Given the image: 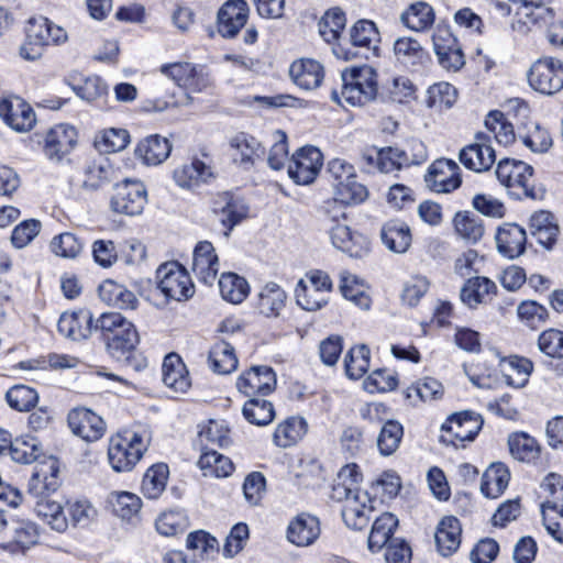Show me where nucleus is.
I'll return each instance as SVG.
<instances>
[{
    "mask_svg": "<svg viewBox=\"0 0 563 563\" xmlns=\"http://www.w3.org/2000/svg\"><path fill=\"white\" fill-rule=\"evenodd\" d=\"M344 206L334 199L320 209V222L328 232L332 245L354 258H362L371 251V242L363 233L352 230L346 223Z\"/></svg>",
    "mask_w": 563,
    "mask_h": 563,
    "instance_id": "2",
    "label": "nucleus"
},
{
    "mask_svg": "<svg viewBox=\"0 0 563 563\" xmlns=\"http://www.w3.org/2000/svg\"><path fill=\"white\" fill-rule=\"evenodd\" d=\"M213 212L218 216L223 228H225L224 234L229 236L234 227L247 217L249 208L229 192H223L214 199Z\"/></svg>",
    "mask_w": 563,
    "mask_h": 563,
    "instance_id": "23",
    "label": "nucleus"
},
{
    "mask_svg": "<svg viewBox=\"0 0 563 563\" xmlns=\"http://www.w3.org/2000/svg\"><path fill=\"white\" fill-rule=\"evenodd\" d=\"M384 245L395 252L404 253L411 244V233L407 223L400 220H389L380 230Z\"/></svg>",
    "mask_w": 563,
    "mask_h": 563,
    "instance_id": "39",
    "label": "nucleus"
},
{
    "mask_svg": "<svg viewBox=\"0 0 563 563\" xmlns=\"http://www.w3.org/2000/svg\"><path fill=\"white\" fill-rule=\"evenodd\" d=\"M162 372L163 383L175 393H186L190 388L189 373L178 354L169 353L165 356Z\"/></svg>",
    "mask_w": 563,
    "mask_h": 563,
    "instance_id": "28",
    "label": "nucleus"
},
{
    "mask_svg": "<svg viewBox=\"0 0 563 563\" xmlns=\"http://www.w3.org/2000/svg\"><path fill=\"white\" fill-rule=\"evenodd\" d=\"M108 355L123 367L141 372L147 366L146 358L137 351L140 335L135 325L119 312H104L95 324Z\"/></svg>",
    "mask_w": 563,
    "mask_h": 563,
    "instance_id": "1",
    "label": "nucleus"
},
{
    "mask_svg": "<svg viewBox=\"0 0 563 563\" xmlns=\"http://www.w3.org/2000/svg\"><path fill=\"white\" fill-rule=\"evenodd\" d=\"M172 145L166 137L152 134L141 140L135 148V156L146 165L162 164L169 156Z\"/></svg>",
    "mask_w": 563,
    "mask_h": 563,
    "instance_id": "33",
    "label": "nucleus"
},
{
    "mask_svg": "<svg viewBox=\"0 0 563 563\" xmlns=\"http://www.w3.org/2000/svg\"><path fill=\"white\" fill-rule=\"evenodd\" d=\"M342 89L339 93L335 89L331 90L333 101L341 103L343 98L351 106H364L378 99V80L376 70L363 65L352 67L342 71Z\"/></svg>",
    "mask_w": 563,
    "mask_h": 563,
    "instance_id": "3",
    "label": "nucleus"
},
{
    "mask_svg": "<svg viewBox=\"0 0 563 563\" xmlns=\"http://www.w3.org/2000/svg\"><path fill=\"white\" fill-rule=\"evenodd\" d=\"M307 427L303 418L289 417L275 429L273 434L274 443L280 448L291 446L306 434Z\"/></svg>",
    "mask_w": 563,
    "mask_h": 563,
    "instance_id": "43",
    "label": "nucleus"
},
{
    "mask_svg": "<svg viewBox=\"0 0 563 563\" xmlns=\"http://www.w3.org/2000/svg\"><path fill=\"white\" fill-rule=\"evenodd\" d=\"M96 321L92 312L87 309H79L70 313H63L57 323L58 332L74 341L88 339L95 331Z\"/></svg>",
    "mask_w": 563,
    "mask_h": 563,
    "instance_id": "21",
    "label": "nucleus"
},
{
    "mask_svg": "<svg viewBox=\"0 0 563 563\" xmlns=\"http://www.w3.org/2000/svg\"><path fill=\"white\" fill-rule=\"evenodd\" d=\"M415 95V86L407 77H395L378 86V99L383 102L402 103Z\"/></svg>",
    "mask_w": 563,
    "mask_h": 563,
    "instance_id": "44",
    "label": "nucleus"
},
{
    "mask_svg": "<svg viewBox=\"0 0 563 563\" xmlns=\"http://www.w3.org/2000/svg\"><path fill=\"white\" fill-rule=\"evenodd\" d=\"M34 511L46 521L53 530L57 532L66 531L68 521L60 504L46 497L35 501Z\"/></svg>",
    "mask_w": 563,
    "mask_h": 563,
    "instance_id": "54",
    "label": "nucleus"
},
{
    "mask_svg": "<svg viewBox=\"0 0 563 563\" xmlns=\"http://www.w3.org/2000/svg\"><path fill=\"white\" fill-rule=\"evenodd\" d=\"M462 526L454 516L443 517L435 531V543L443 556H449L457 551L461 544Z\"/></svg>",
    "mask_w": 563,
    "mask_h": 563,
    "instance_id": "30",
    "label": "nucleus"
},
{
    "mask_svg": "<svg viewBox=\"0 0 563 563\" xmlns=\"http://www.w3.org/2000/svg\"><path fill=\"white\" fill-rule=\"evenodd\" d=\"M424 180L432 191L452 192L462 184L460 167L452 159H437L429 166Z\"/></svg>",
    "mask_w": 563,
    "mask_h": 563,
    "instance_id": "16",
    "label": "nucleus"
},
{
    "mask_svg": "<svg viewBox=\"0 0 563 563\" xmlns=\"http://www.w3.org/2000/svg\"><path fill=\"white\" fill-rule=\"evenodd\" d=\"M319 534V519L305 512L295 517L287 528L288 540L298 547L312 544L318 539Z\"/></svg>",
    "mask_w": 563,
    "mask_h": 563,
    "instance_id": "26",
    "label": "nucleus"
},
{
    "mask_svg": "<svg viewBox=\"0 0 563 563\" xmlns=\"http://www.w3.org/2000/svg\"><path fill=\"white\" fill-rule=\"evenodd\" d=\"M173 178L179 187L192 188L208 183L213 178V172L210 165L199 158H194L190 163L175 168Z\"/></svg>",
    "mask_w": 563,
    "mask_h": 563,
    "instance_id": "32",
    "label": "nucleus"
},
{
    "mask_svg": "<svg viewBox=\"0 0 563 563\" xmlns=\"http://www.w3.org/2000/svg\"><path fill=\"white\" fill-rule=\"evenodd\" d=\"M71 432L87 442L101 439L106 431L102 418L87 408H74L67 416Z\"/></svg>",
    "mask_w": 563,
    "mask_h": 563,
    "instance_id": "18",
    "label": "nucleus"
},
{
    "mask_svg": "<svg viewBox=\"0 0 563 563\" xmlns=\"http://www.w3.org/2000/svg\"><path fill=\"white\" fill-rule=\"evenodd\" d=\"M334 196L342 205H358L366 200L368 190L363 184L357 181V176L354 174V176L343 183H334Z\"/></svg>",
    "mask_w": 563,
    "mask_h": 563,
    "instance_id": "58",
    "label": "nucleus"
},
{
    "mask_svg": "<svg viewBox=\"0 0 563 563\" xmlns=\"http://www.w3.org/2000/svg\"><path fill=\"white\" fill-rule=\"evenodd\" d=\"M510 472L506 464L496 462L484 472L481 482V492L487 498L499 497L508 487Z\"/></svg>",
    "mask_w": 563,
    "mask_h": 563,
    "instance_id": "37",
    "label": "nucleus"
},
{
    "mask_svg": "<svg viewBox=\"0 0 563 563\" xmlns=\"http://www.w3.org/2000/svg\"><path fill=\"white\" fill-rule=\"evenodd\" d=\"M322 153L314 146H303L296 151L288 166V175L297 185L312 183L322 166Z\"/></svg>",
    "mask_w": 563,
    "mask_h": 563,
    "instance_id": "14",
    "label": "nucleus"
},
{
    "mask_svg": "<svg viewBox=\"0 0 563 563\" xmlns=\"http://www.w3.org/2000/svg\"><path fill=\"white\" fill-rule=\"evenodd\" d=\"M78 143V132L75 126L60 123L51 128L44 137L43 152L51 161L60 162L74 151Z\"/></svg>",
    "mask_w": 563,
    "mask_h": 563,
    "instance_id": "15",
    "label": "nucleus"
},
{
    "mask_svg": "<svg viewBox=\"0 0 563 563\" xmlns=\"http://www.w3.org/2000/svg\"><path fill=\"white\" fill-rule=\"evenodd\" d=\"M345 25V13L340 8H332L319 21V34L327 43L331 44L340 38Z\"/></svg>",
    "mask_w": 563,
    "mask_h": 563,
    "instance_id": "55",
    "label": "nucleus"
},
{
    "mask_svg": "<svg viewBox=\"0 0 563 563\" xmlns=\"http://www.w3.org/2000/svg\"><path fill=\"white\" fill-rule=\"evenodd\" d=\"M404 438V427L397 420H387L380 428L377 448L383 456H389L397 451Z\"/></svg>",
    "mask_w": 563,
    "mask_h": 563,
    "instance_id": "57",
    "label": "nucleus"
},
{
    "mask_svg": "<svg viewBox=\"0 0 563 563\" xmlns=\"http://www.w3.org/2000/svg\"><path fill=\"white\" fill-rule=\"evenodd\" d=\"M371 351L367 345H356L349 350L344 358V368L349 378L360 379L368 371Z\"/></svg>",
    "mask_w": 563,
    "mask_h": 563,
    "instance_id": "60",
    "label": "nucleus"
},
{
    "mask_svg": "<svg viewBox=\"0 0 563 563\" xmlns=\"http://www.w3.org/2000/svg\"><path fill=\"white\" fill-rule=\"evenodd\" d=\"M221 297L231 303H241L250 292L247 280L235 273H223L219 279Z\"/></svg>",
    "mask_w": 563,
    "mask_h": 563,
    "instance_id": "46",
    "label": "nucleus"
},
{
    "mask_svg": "<svg viewBox=\"0 0 563 563\" xmlns=\"http://www.w3.org/2000/svg\"><path fill=\"white\" fill-rule=\"evenodd\" d=\"M443 385L435 378L426 377L416 382L405 390L406 399L412 405L417 401H431L440 399L443 396Z\"/></svg>",
    "mask_w": 563,
    "mask_h": 563,
    "instance_id": "50",
    "label": "nucleus"
},
{
    "mask_svg": "<svg viewBox=\"0 0 563 563\" xmlns=\"http://www.w3.org/2000/svg\"><path fill=\"white\" fill-rule=\"evenodd\" d=\"M230 148L232 151V161L245 170L251 169L256 159L261 158L265 151L261 143L252 135L245 132H239L230 139Z\"/></svg>",
    "mask_w": 563,
    "mask_h": 563,
    "instance_id": "22",
    "label": "nucleus"
},
{
    "mask_svg": "<svg viewBox=\"0 0 563 563\" xmlns=\"http://www.w3.org/2000/svg\"><path fill=\"white\" fill-rule=\"evenodd\" d=\"M157 286L167 299L188 300L195 294L189 273L176 261L166 262L156 271Z\"/></svg>",
    "mask_w": 563,
    "mask_h": 563,
    "instance_id": "8",
    "label": "nucleus"
},
{
    "mask_svg": "<svg viewBox=\"0 0 563 563\" xmlns=\"http://www.w3.org/2000/svg\"><path fill=\"white\" fill-rule=\"evenodd\" d=\"M275 371L267 365L252 366L236 379V388L249 398L265 397L276 389Z\"/></svg>",
    "mask_w": 563,
    "mask_h": 563,
    "instance_id": "12",
    "label": "nucleus"
},
{
    "mask_svg": "<svg viewBox=\"0 0 563 563\" xmlns=\"http://www.w3.org/2000/svg\"><path fill=\"white\" fill-rule=\"evenodd\" d=\"M188 526V516L183 509L164 511L155 521L157 532L166 537L183 533Z\"/></svg>",
    "mask_w": 563,
    "mask_h": 563,
    "instance_id": "62",
    "label": "nucleus"
},
{
    "mask_svg": "<svg viewBox=\"0 0 563 563\" xmlns=\"http://www.w3.org/2000/svg\"><path fill=\"white\" fill-rule=\"evenodd\" d=\"M5 400L10 408L19 412H27L35 408L38 402V393L27 385L18 384L10 387L5 393Z\"/></svg>",
    "mask_w": 563,
    "mask_h": 563,
    "instance_id": "53",
    "label": "nucleus"
},
{
    "mask_svg": "<svg viewBox=\"0 0 563 563\" xmlns=\"http://www.w3.org/2000/svg\"><path fill=\"white\" fill-rule=\"evenodd\" d=\"M396 59L406 67L424 66L430 62L429 53L412 37H399L394 43Z\"/></svg>",
    "mask_w": 563,
    "mask_h": 563,
    "instance_id": "36",
    "label": "nucleus"
},
{
    "mask_svg": "<svg viewBox=\"0 0 563 563\" xmlns=\"http://www.w3.org/2000/svg\"><path fill=\"white\" fill-rule=\"evenodd\" d=\"M445 34V46L437 43V56L441 66L446 69L459 70L464 65V54L459 47L455 37L450 32Z\"/></svg>",
    "mask_w": 563,
    "mask_h": 563,
    "instance_id": "64",
    "label": "nucleus"
},
{
    "mask_svg": "<svg viewBox=\"0 0 563 563\" xmlns=\"http://www.w3.org/2000/svg\"><path fill=\"white\" fill-rule=\"evenodd\" d=\"M198 465L205 475L210 474L220 478L230 476L234 471V464L228 456L214 450H208L207 446L202 448Z\"/></svg>",
    "mask_w": 563,
    "mask_h": 563,
    "instance_id": "49",
    "label": "nucleus"
},
{
    "mask_svg": "<svg viewBox=\"0 0 563 563\" xmlns=\"http://www.w3.org/2000/svg\"><path fill=\"white\" fill-rule=\"evenodd\" d=\"M527 78L534 91L543 96H554L563 89V60L542 56L531 64Z\"/></svg>",
    "mask_w": 563,
    "mask_h": 563,
    "instance_id": "6",
    "label": "nucleus"
},
{
    "mask_svg": "<svg viewBox=\"0 0 563 563\" xmlns=\"http://www.w3.org/2000/svg\"><path fill=\"white\" fill-rule=\"evenodd\" d=\"M527 234L523 228L518 224H506L496 233L498 252L507 258H516L526 250Z\"/></svg>",
    "mask_w": 563,
    "mask_h": 563,
    "instance_id": "27",
    "label": "nucleus"
},
{
    "mask_svg": "<svg viewBox=\"0 0 563 563\" xmlns=\"http://www.w3.org/2000/svg\"><path fill=\"white\" fill-rule=\"evenodd\" d=\"M242 413L250 423L256 426H267L275 417L273 404L260 397L250 398L244 404Z\"/></svg>",
    "mask_w": 563,
    "mask_h": 563,
    "instance_id": "59",
    "label": "nucleus"
},
{
    "mask_svg": "<svg viewBox=\"0 0 563 563\" xmlns=\"http://www.w3.org/2000/svg\"><path fill=\"white\" fill-rule=\"evenodd\" d=\"M0 117L19 132L31 130L36 122L32 107L19 97L0 100Z\"/></svg>",
    "mask_w": 563,
    "mask_h": 563,
    "instance_id": "20",
    "label": "nucleus"
},
{
    "mask_svg": "<svg viewBox=\"0 0 563 563\" xmlns=\"http://www.w3.org/2000/svg\"><path fill=\"white\" fill-rule=\"evenodd\" d=\"M529 224L531 235L537 242L551 250L560 232L554 214L547 210L537 211L531 216Z\"/></svg>",
    "mask_w": 563,
    "mask_h": 563,
    "instance_id": "29",
    "label": "nucleus"
},
{
    "mask_svg": "<svg viewBox=\"0 0 563 563\" xmlns=\"http://www.w3.org/2000/svg\"><path fill=\"white\" fill-rule=\"evenodd\" d=\"M453 224L457 234L470 243H477L484 235L482 219L471 211L457 212Z\"/></svg>",
    "mask_w": 563,
    "mask_h": 563,
    "instance_id": "51",
    "label": "nucleus"
},
{
    "mask_svg": "<svg viewBox=\"0 0 563 563\" xmlns=\"http://www.w3.org/2000/svg\"><path fill=\"white\" fill-rule=\"evenodd\" d=\"M230 432V428L225 420L211 419L200 429L198 437L202 444L203 442H207L224 449L232 443Z\"/></svg>",
    "mask_w": 563,
    "mask_h": 563,
    "instance_id": "63",
    "label": "nucleus"
},
{
    "mask_svg": "<svg viewBox=\"0 0 563 563\" xmlns=\"http://www.w3.org/2000/svg\"><path fill=\"white\" fill-rule=\"evenodd\" d=\"M209 365L212 372L228 375L236 369L238 357L234 346L227 341H217L209 351Z\"/></svg>",
    "mask_w": 563,
    "mask_h": 563,
    "instance_id": "40",
    "label": "nucleus"
},
{
    "mask_svg": "<svg viewBox=\"0 0 563 563\" xmlns=\"http://www.w3.org/2000/svg\"><path fill=\"white\" fill-rule=\"evenodd\" d=\"M498 291L497 285L485 276L468 278L460 291L461 301L470 309H477L479 305L488 302Z\"/></svg>",
    "mask_w": 563,
    "mask_h": 563,
    "instance_id": "25",
    "label": "nucleus"
},
{
    "mask_svg": "<svg viewBox=\"0 0 563 563\" xmlns=\"http://www.w3.org/2000/svg\"><path fill=\"white\" fill-rule=\"evenodd\" d=\"M161 71L172 78L179 87L192 92H200L211 86V77L202 65L191 63L165 64Z\"/></svg>",
    "mask_w": 563,
    "mask_h": 563,
    "instance_id": "11",
    "label": "nucleus"
},
{
    "mask_svg": "<svg viewBox=\"0 0 563 563\" xmlns=\"http://www.w3.org/2000/svg\"><path fill=\"white\" fill-rule=\"evenodd\" d=\"M500 362L506 363L509 366V369L518 375V378L515 379L510 374L504 373V378L508 386L522 388L528 384L529 377L533 372L532 361L519 355H509L507 357H501Z\"/></svg>",
    "mask_w": 563,
    "mask_h": 563,
    "instance_id": "61",
    "label": "nucleus"
},
{
    "mask_svg": "<svg viewBox=\"0 0 563 563\" xmlns=\"http://www.w3.org/2000/svg\"><path fill=\"white\" fill-rule=\"evenodd\" d=\"M397 527L398 519L391 512H384L376 518L367 540L368 550L372 553L379 552L390 540Z\"/></svg>",
    "mask_w": 563,
    "mask_h": 563,
    "instance_id": "41",
    "label": "nucleus"
},
{
    "mask_svg": "<svg viewBox=\"0 0 563 563\" xmlns=\"http://www.w3.org/2000/svg\"><path fill=\"white\" fill-rule=\"evenodd\" d=\"M100 299L118 309H135L139 300L133 291L113 279L103 280L98 287Z\"/></svg>",
    "mask_w": 563,
    "mask_h": 563,
    "instance_id": "34",
    "label": "nucleus"
},
{
    "mask_svg": "<svg viewBox=\"0 0 563 563\" xmlns=\"http://www.w3.org/2000/svg\"><path fill=\"white\" fill-rule=\"evenodd\" d=\"M496 176L516 199L541 200L544 197V189L531 184L533 167L522 161L503 158L497 165Z\"/></svg>",
    "mask_w": 563,
    "mask_h": 563,
    "instance_id": "4",
    "label": "nucleus"
},
{
    "mask_svg": "<svg viewBox=\"0 0 563 563\" xmlns=\"http://www.w3.org/2000/svg\"><path fill=\"white\" fill-rule=\"evenodd\" d=\"M169 475L168 465L156 463L147 468L142 481V493L148 499L158 498L165 490Z\"/></svg>",
    "mask_w": 563,
    "mask_h": 563,
    "instance_id": "48",
    "label": "nucleus"
},
{
    "mask_svg": "<svg viewBox=\"0 0 563 563\" xmlns=\"http://www.w3.org/2000/svg\"><path fill=\"white\" fill-rule=\"evenodd\" d=\"M289 74L294 82L306 90L319 87L323 80L322 65L310 58H302L290 65Z\"/></svg>",
    "mask_w": 563,
    "mask_h": 563,
    "instance_id": "31",
    "label": "nucleus"
},
{
    "mask_svg": "<svg viewBox=\"0 0 563 563\" xmlns=\"http://www.w3.org/2000/svg\"><path fill=\"white\" fill-rule=\"evenodd\" d=\"M484 424L479 413L471 410L452 413L442 424L441 442L455 448L464 446L465 441H474Z\"/></svg>",
    "mask_w": 563,
    "mask_h": 563,
    "instance_id": "9",
    "label": "nucleus"
},
{
    "mask_svg": "<svg viewBox=\"0 0 563 563\" xmlns=\"http://www.w3.org/2000/svg\"><path fill=\"white\" fill-rule=\"evenodd\" d=\"M8 454L14 462L21 464L38 463L41 462V457H43V460L47 457L43 453L40 440L31 435H22L12 439Z\"/></svg>",
    "mask_w": 563,
    "mask_h": 563,
    "instance_id": "38",
    "label": "nucleus"
},
{
    "mask_svg": "<svg viewBox=\"0 0 563 563\" xmlns=\"http://www.w3.org/2000/svg\"><path fill=\"white\" fill-rule=\"evenodd\" d=\"M285 291L275 283L267 284L258 295L257 308L265 317H276L284 308Z\"/></svg>",
    "mask_w": 563,
    "mask_h": 563,
    "instance_id": "56",
    "label": "nucleus"
},
{
    "mask_svg": "<svg viewBox=\"0 0 563 563\" xmlns=\"http://www.w3.org/2000/svg\"><path fill=\"white\" fill-rule=\"evenodd\" d=\"M12 538L10 547H14L22 551L30 549L37 543L38 529L37 526L29 520H12L8 530Z\"/></svg>",
    "mask_w": 563,
    "mask_h": 563,
    "instance_id": "52",
    "label": "nucleus"
},
{
    "mask_svg": "<svg viewBox=\"0 0 563 563\" xmlns=\"http://www.w3.org/2000/svg\"><path fill=\"white\" fill-rule=\"evenodd\" d=\"M145 450L139 433L117 434L110 439L108 460L113 471L130 472L141 460Z\"/></svg>",
    "mask_w": 563,
    "mask_h": 563,
    "instance_id": "7",
    "label": "nucleus"
},
{
    "mask_svg": "<svg viewBox=\"0 0 563 563\" xmlns=\"http://www.w3.org/2000/svg\"><path fill=\"white\" fill-rule=\"evenodd\" d=\"M379 41V32L376 24L371 20L362 19L355 22L350 30L352 48H345L339 44L333 47V53L336 57L344 60L356 58L360 55L355 51L356 48L365 49L366 53L363 54L365 58H368V53L377 56Z\"/></svg>",
    "mask_w": 563,
    "mask_h": 563,
    "instance_id": "10",
    "label": "nucleus"
},
{
    "mask_svg": "<svg viewBox=\"0 0 563 563\" xmlns=\"http://www.w3.org/2000/svg\"><path fill=\"white\" fill-rule=\"evenodd\" d=\"M250 8L245 0H227L218 11L217 29L224 38H233L249 19Z\"/></svg>",
    "mask_w": 563,
    "mask_h": 563,
    "instance_id": "17",
    "label": "nucleus"
},
{
    "mask_svg": "<svg viewBox=\"0 0 563 563\" xmlns=\"http://www.w3.org/2000/svg\"><path fill=\"white\" fill-rule=\"evenodd\" d=\"M511 455L522 462H533L540 457L541 446L538 441L525 432L514 433L508 439Z\"/></svg>",
    "mask_w": 563,
    "mask_h": 563,
    "instance_id": "47",
    "label": "nucleus"
},
{
    "mask_svg": "<svg viewBox=\"0 0 563 563\" xmlns=\"http://www.w3.org/2000/svg\"><path fill=\"white\" fill-rule=\"evenodd\" d=\"M434 18L433 8L424 1H418L410 4L400 19L408 29L420 32L431 27Z\"/></svg>",
    "mask_w": 563,
    "mask_h": 563,
    "instance_id": "45",
    "label": "nucleus"
},
{
    "mask_svg": "<svg viewBox=\"0 0 563 563\" xmlns=\"http://www.w3.org/2000/svg\"><path fill=\"white\" fill-rule=\"evenodd\" d=\"M192 271L199 282L211 286L218 275L219 258L211 242L200 241L194 250Z\"/></svg>",
    "mask_w": 563,
    "mask_h": 563,
    "instance_id": "24",
    "label": "nucleus"
},
{
    "mask_svg": "<svg viewBox=\"0 0 563 563\" xmlns=\"http://www.w3.org/2000/svg\"><path fill=\"white\" fill-rule=\"evenodd\" d=\"M147 202L145 184L136 178H124L113 185L109 208L117 214L136 217L143 213Z\"/></svg>",
    "mask_w": 563,
    "mask_h": 563,
    "instance_id": "5",
    "label": "nucleus"
},
{
    "mask_svg": "<svg viewBox=\"0 0 563 563\" xmlns=\"http://www.w3.org/2000/svg\"><path fill=\"white\" fill-rule=\"evenodd\" d=\"M25 32L26 40L20 47V56L34 62L42 57L44 47L48 46L49 20L43 16L30 19Z\"/></svg>",
    "mask_w": 563,
    "mask_h": 563,
    "instance_id": "19",
    "label": "nucleus"
},
{
    "mask_svg": "<svg viewBox=\"0 0 563 563\" xmlns=\"http://www.w3.org/2000/svg\"><path fill=\"white\" fill-rule=\"evenodd\" d=\"M460 162L470 170H488L496 161L494 148L489 144H470L460 151Z\"/></svg>",
    "mask_w": 563,
    "mask_h": 563,
    "instance_id": "35",
    "label": "nucleus"
},
{
    "mask_svg": "<svg viewBox=\"0 0 563 563\" xmlns=\"http://www.w3.org/2000/svg\"><path fill=\"white\" fill-rule=\"evenodd\" d=\"M366 285L356 275L343 272L340 275V290L343 297L363 310H368L372 299L366 291Z\"/></svg>",
    "mask_w": 563,
    "mask_h": 563,
    "instance_id": "42",
    "label": "nucleus"
},
{
    "mask_svg": "<svg viewBox=\"0 0 563 563\" xmlns=\"http://www.w3.org/2000/svg\"><path fill=\"white\" fill-rule=\"evenodd\" d=\"M58 473V460L54 456L38 462L29 479L27 494L37 500L49 497L60 485Z\"/></svg>",
    "mask_w": 563,
    "mask_h": 563,
    "instance_id": "13",
    "label": "nucleus"
}]
</instances>
